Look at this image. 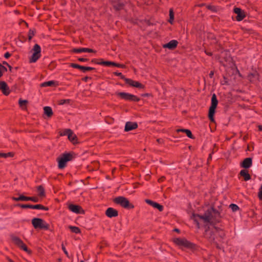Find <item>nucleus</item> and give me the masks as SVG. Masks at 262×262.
I'll use <instances>...</instances> for the list:
<instances>
[{"label": "nucleus", "instance_id": "obj_36", "mask_svg": "<svg viewBox=\"0 0 262 262\" xmlns=\"http://www.w3.org/2000/svg\"><path fill=\"white\" fill-rule=\"evenodd\" d=\"M114 74L116 76H119L121 79L124 80L125 81V79H127L128 78H126L124 75H123L120 72H114Z\"/></svg>", "mask_w": 262, "mask_h": 262}, {"label": "nucleus", "instance_id": "obj_17", "mask_svg": "<svg viewBox=\"0 0 262 262\" xmlns=\"http://www.w3.org/2000/svg\"><path fill=\"white\" fill-rule=\"evenodd\" d=\"M106 215L110 218L116 217L118 215V211L113 208H108L105 211Z\"/></svg>", "mask_w": 262, "mask_h": 262}, {"label": "nucleus", "instance_id": "obj_52", "mask_svg": "<svg viewBox=\"0 0 262 262\" xmlns=\"http://www.w3.org/2000/svg\"><path fill=\"white\" fill-rule=\"evenodd\" d=\"M205 53H206V55H208V56H212V52H209V51H208L205 50Z\"/></svg>", "mask_w": 262, "mask_h": 262}, {"label": "nucleus", "instance_id": "obj_9", "mask_svg": "<svg viewBox=\"0 0 262 262\" xmlns=\"http://www.w3.org/2000/svg\"><path fill=\"white\" fill-rule=\"evenodd\" d=\"M16 206L20 207L21 208H30L33 209L43 210L45 211H48L49 210V208L48 207L44 206L41 204L30 205L18 204Z\"/></svg>", "mask_w": 262, "mask_h": 262}, {"label": "nucleus", "instance_id": "obj_46", "mask_svg": "<svg viewBox=\"0 0 262 262\" xmlns=\"http://www.w3.org/2000/svg\"><path fill=\"white\" fill-rule=\"evenodd\" d=\"M30 201L36 203L39 201V199L37 196H30Z\"/></svg>", "mask_w": 262, "mask_h": 262}, {"label": "nucleus", "instance_id": "obj_13", "mask_svg": "<svg viewBox=\"0 0 262 262\" xmlns=\"http://www.w3.org/2000/svg\"><path fill=\"white\" fill-rule=\"evenodd\" d=\"M233 12L237 14L236 19L238 21H242L246 17V14L244 11L242 10L239 8H234L233 9Z\"/></svg>", "mask_w": 262, "mask_h": 262}, {"label": "nucleus", "instance_id": "obj_4", "mask_svg": "<svg viewBox=\"0 0 262 262\" xmlns=\"http://www.w3.org/2000/svg\"><path fill=\"white\" fill-rule=\"evenodd\" d=\"M32 224L36 229L47 230L49 229V225L40 218L35 217L32 220Z\"/></svg>", "mask_w": 262, "mask_h": 262}, {"label": "nucleus", "instance_id": "obj_24", "mask_svg": "<svg viewBox=\"0 0 262 262\" xmlns=\"http://www.w3.org/2000/svg\"><path fill=\"white\" fill-rule=\"evenodd\" d=\"M239 174L241 176L243 177L244 178V180L245 181H247L251 179V176L248 173V171L247 170L243 169L241 170L239 172Z\"/></svg>", "mask_w": 262, "mask_h": 262}, {"label": "nucleus", "instance_id": "obj_25", "mask_svg": "<svg viewBox=\"0 0 262 262\" xmlns=\"http://www.w3.org/2000/svg\"><path fill=\"white\" fill-rule=\"evenodd\" d=\"M100 60H101L100 62H96L95 61V60L94 59H93L92 60V62H95V63H96L98 64L103 65V66H113V64H114L113 61H103V60L102 59H100Z\"/></svg>", "mask_w": 262, "mask_h": 262}, {"label": "nucleus", "instance_id": "obj_63", "mask_svg": "<svg viewBox=\"0 0 262 262\" xmlns=\"http://www.w3.org/2000/svg\"><path fill=\"white\" fill-rule=\"evenodd\" d=\"M63 251H64V252H65V253H67V251H65V248H63Z\"/></svg>", "mask_w": 262, "mask_h": 262}, {"label": "nucleus", "instance_id": "obj_28", "mask_svg": "<svg viewBox=\"0 0 262 262\" xmlns=\"http://www.w3.org/2000/svg\"><path fill=\"white\" fill-rule=\"evenodd\" d=\"M37 190L38 192V195L41 196H45V191L42 185H39L37 187Z\"/></svg>", "mask_w": 262, "mask_h": 262}, {"label": "nucleus", "instance_id": "obj_15", "mask_svg": "<svg viewBox=\"0 0 262 262\" xmlns=\"http://www.w3.org/2000/svg\"><path fill=\"white\" fill-rule=\"evenodd\" d=\"M125 83L130 86L135 87L139 89H144V85L138 81L133 80L131 79L128 78L125 79Z\"/></svg>", "mask_w": 262, "mask_h": 262}, {"label": "nucleus", "instance_id": "obj_34", "mask_svg": "<svg viewBox=\"0 0 262 262\" xmlns=\"http://www.w3.org/2000/svg\"><path fill=\"white\" fill-rule=\"evenodd\" d=\"M230 208L232 210L233 212H235L239 209V208L238 206L234 204H231L229 206Z\"/></svg>", "mask_w": 262, "mask_h": 262}, {"label": "nucleus", "instance_id": "obj_23", "mask_svg": "<svg viewBox=\"0 0 262 262\" xmlns=\"http://www.w3.org/2000/svg\"><path fill=\"white\" fill-rule=\"evenodd\" d=\"M58 85V82L54 80L44 82L40 84L41 87L54 86Z\"/></svg>", "mask_w": 262, "mask_h": 262}, {"label": "nucleus", "instance_id": "obj_50", "mask_svg": "<svg viewBox=\"0 0 262 262\" xmlns=\"http://www.w3.org/2000/svg\"><path fill=\"white\" fill-rule=\"evenodd\" d=\"M10 56H11V54L8 52L5 53V54H4V57L6 58H8L9 57H10Z\"/></svg>", "mask_w": 262, "mask_h": 262}, {"label": "nucleus", "instance_id": "obj_37", "mask_svg": "<svg viewBox=\"0 0 262 262\" xmlns=\"http://www.w3.org/2000/svg\"><path fill=\"white\" fill-rule=\"evenodd\" d=\"M28 103V101L26 100H22L20 99L18 101V103L20 107H23V106H25Z\"/></svg>", "mask_w": 262, "mask_h": 262}, {"label": "nucleus", "instance_id": "obj_16", "mask_svg": "<svg viewBox=\"0 0 262 262\" xmlns=\"http://www.w3.org/2000/svg\"><path fill=\"white\" fill-rule=\"evenodd\" d=\"M252 165V159L251 158H245L242 162L241 163L240 166L241 167L245 169L250 168Z\"/></svg>", "mask_w": 262, "mask_h": 262}, {"label": "nucleus", "instance_id": "obj_10", "mask_svg": "<svg viewBox=\"0 0 262 262\" xmlns=\"http://www.w3.org/2000/svg\"><path fill=\"white\" fill-rule=\"evenodd\" d=\"M205 237L207 238L210 243H214L217 248L221 249L219 244L215 241L214 231L210 230H206L205 231Z\"/></svg>", "mask_w": 262, "mask_h": 262}, {"label": "nucleus", "instance_id": "obj_26", "mask_svg": "<svg viewBox=\"0 0 262 262\" xmlns=\"http://www.w3.org/2000/svg\"><path fill=\"white\" fill-rule=\"evenodd\" d=\"M68 138L69 140L72 142L74 144L77 142V136L75 134H74L72 130L71 133L68 134Z\"/></svg>", "mask_w": 262, "mask_h": 262}, {"label": "nucleus", "instance_id": "obj_51", "mask_svg": "<svg viewBox=\"0 0 262 262\" xmlns=\"http://www.w3.org/2000/svg\"><path fill=\"white\" fill-rule=\"evenodd\" d=\"M187 129H177L176 131L177 133H179V132L185 133V130Z\"/></svg>", "mask_w": 262, "mask_h": 262}, {"label": "nucleus", "instance_id": "obj_1", "mask_svg": "<svg viewBox=\"0 0 262 262\" xmlns=\"http://www.w3.org/2000/svg\"><path fill=\"white\" fill-rule=\"evenodd\" d=\"M191 219L196 224L198 228L200 227L199 220H202L205 223H209L214 226L221 221L220 212L213 207L206 210L203 215L193 213Z\"/></svg>", "mask_w": 262, "mask_h": 262}, {"label": "nucleus", "instance_id": "obj_27", "mask_svg": "<svg viewBox=\"0 0 262 262\" xmlns=\"http://www.w3.org/2000/svg\"><path fill=\"white\" fill-rule=\"evenodd\" d=\"M44 113L48 117H50L53 115V111L51 107L45 106L43 107Z\"/></svg>", "mask_w": 262, "mask_h": 262}, {"label": "nucleus", "instance_id": "obj_38", "mask_svg": "<svg viewBox=\"0 0 262 262\" xmlns=\"http://www.w3.org/2000/svg\"><path fill=\"white\" fill-rule=\"evenodd\" d=\"M71 129H66L64 130H63L61 133V136H68V134H69L70 133H71Z\"/></svg>", "mask_w": 262, "mask_h": 262}, {"label": "nucleus", "instance_id": "obj_58", "mask_svg": "<svg viewBox=\"0 0 262 262\" xmlns=\"http://www.w3.org/2000/svg\"><path fill=\"white\" fill-rule=\"evenodd\" d=\"M214 229L216 230V231H218L219 230V229H220L219 228H217V227H216L215 226L214 227Z\"/></svg>", "mask_w": 262, "mask_h": 262}, {"label": "nucleus", "instance_id": "obj_18", "mask_svg": "<svg viewBox=\"0 0 262 262\" xmlns=\"http://www.w3.org/2000/svg\"><path fill=\"white\" fill-rule=\"evenodd\" d=\"M0 90L6 96L8 95L10 93L9 88L5 81H0Z\"/></svg>", "mask_w": 262, "mask_h": 262}, {"label": "nucleus", "instance_id": "obj_57", "mask_svg": "<svg viewBox=\"0 0 262 262\" xmlns=\"http://www.w3.org/2000/svg\"><path fill=\"white\" fill-rule=\"evenodd\" d=\"M4 156H5V155H4V153L0 152V158L1 157L4 158Z\"/></svg>", "mask_w": 262, "mask_h": 262}, {"label": "nucleus", "instance_id": "obj_64", "mask_svg": "<svg viewBox=\"0 0 262 262\" xmlns=\"http://www.w3.org/2000/svg\"><path fill=\"white\" fill-rule=\"evenodd\" d=\"M63 251H64V252H65V253H67V251H65V248H63Z\"/></svg>", "mask_w": 262, "mask_h": 262}, {"label": "nucleus", "instance_id": "obj_53", "mask_svg": "<svg viewBox=\"0 0 262 262\" xmlns=\"http://www.w3.org/2000/svg\"><path fill=\"white\" fill-rule=\"evenodd\" d=\"M157 141L159 144L163 143V140L162 139H157Z\"/></svg>", "mask_w": 262, "mask_h": 262}, {"label": "nucleus", "instance_id": "obj_3", "mask_svg": "<svg viewBox=\"0 0 262 262\" xmlns=\"http://www.w3.org/2000/svg\"><path fill=\"white\" fill-rule=\"evenodd\" d=\"M173 243L181 248H185L187 249H193L195 245L188 241L185 238H175L173 239Z\"/></svg>", "mask_w": 262, "mask_h": 262}, {"label": "nucleus", "instance_id": "obj_56", "mask_svg": "<svg viewBox=\"0 0 262 262\" xmlns=\"http://www.w3.org/2000/svg\"><path fill=\"white\" fill-rule=\"evenodd\" d=\"M224 235H225L224 233L223 232H222V233H221V235H220V236H221V238H223V237L224 236Z\"/></svg>", "mask_w": 262, "mask_h": 262}, {"label": "nucleus", "instance_id": "obj_35", "mask_svg": "<svg viewBox=\"0 0 262 262\" xmlns=\"http://www.w3.org/2000/svg\"><path fill=\"white\" fill-rule=\"evenodd\" d=\"M206 7L207 9L211 11L212 12H215L217 10V7L213 5H208Z\"/></svg>", "mask_w": 262, "mask_h": 262}, {"label": "nucleus", "instance_id": "obj_62", "mask_svg": "<svg viewBox=\"0 0 262 262\" xmlns=\"http://www.w3.org/2000/svg\"><path fill=\"white\" fill-rule=\"evenodd\" d=\"M209 159H211V155L210 154L209 155V158H208V160H209Z\"/></svg>", "mask_w": 262, "mask_h": 262}, {"label": "nucleus", "instance_id": "obj_2", "mask_svg": "<svg viewBox=\"0 0 262 262\" xmlns=\"http://www.w3.org/2000/svg\"><path fill=\"white\" fill-rule=\"evenodd\" d=\"M74 158L73 154L70 152H66L61 155L57 159L58 167L59 169H63L67 166L68 162L72 161Z\"/></svg>", "mask_w": 262, "mask_h": 262}, {"label": "nucleus", "instance_id": "obj_55", "mask_svg": "<svg viewBox=\"0 0 262 262\" xmlns=\"http://www.w3.org/2000/svg\"><path fill=\"white\" fill-rule=\"evenodd\" d=\"M258 130L259 131H262V125H259L258 126Z\"/></svg>", "mask_w": 262, "mask_h": 262}, {"label": "nucleus", "instance_id": "obj_12", "mask_svg": "<svg viewBox=\"0 0 262 262\" xmlns=\"http://www.w3.org/2000/svg\"><path fill=\"white\" fill-rule=\"evenodd\" d=\"M69 209L72 212L77 214H84V211L79 205L70 204L68 206Z\"/></svg>", "mask_w": 262, "mask_h": 262}, {"label": "nucleus", "instance_id": "obj_21", "mask_svg": "<svg viewBox=\"0 0 262 262\" xmlns=\"http://www.w3.org/2000/svg\"><path fill=\"white\" fill-rule=\"evenodd\" d=\"M72 52L75 53H80L82 52L95 53L96 51L89 48H74L72 50Z\"/></svg>", "mask_w": 262, "mask_h": 262}, {"label": "nucleus", "instance_id": "obj_11", "mask_svg": "<svg viewBox=\"0 0 262 262\" xmlns=\"http://www.w3.org/2000/svg\"><path fill=\"white\" fill-rule=\"evenodd\" d=\"M11 239L13 242L16 245L19 247L21 249L24 250L25 251H28L27 246L24 243L23 241L20 238L14 235H12Z\"/></svg>", "mask_w": 262, "mask_h": 262}, {"label": "nucleus", "instance_id": "obj_42", "mask_svg": "<svg viewBox=\"0 0 262 262\" xmlns=\"http://www.w3.org/2000/svg\"><path fill=\"white\" fill-rule=\"evenodd\" d=\"M70 67L73 68L78 69L80 70L81 66L79 65L78 64H76V63H72L70 64Z\"/></svg>", "mask_w": 262, "mask_h": 262}, {"label": "nucleus", "instance_id": "obj_60", "mask_svg": "<svg viewBox=\"0 0 262 262\" xmlns=\"http://www.w3.org/2000/svg\"><path fill=\"white\" fill-rule=\"evenodd\" d=\"M7 66H8V67H9V68L10 70H11V69H12V67H11V66H10V65H9L8 64H7Z\"/></svg>", "mask_w": 262, "mask_h": 262}, {"label": "nucleus", "instance_id": "obj_33", "mask_svg": "<svg viewBox=\"0 0 262 262\" xmlns=\"http://www.w3.org/2000/svg\"><path fill=\"white\" fill-rule=\"evenodd\" d=\"M70 229H71V231L73 233H79L80 232V229L77 227H75V226H70Z\"/></svg>", "mask_w": 262, "mask_h": 262}, {"label": "nucleus", "instance_id": "obj_6", "mask_svg": "<svg viewBox=\"0 0 262 262\" xmlns=\"http://www.w3.org/2000/svg\"><path fill=\"white\" fill-rule=\"evenodd\" d=\"M114 202L126 209H133L134 208V206L130 204L128 199L124 196H120L115 198L114 199Z\"/></svg>", "mask_w": 262, "mask_h": 262}, {"label": "nucleus", "instance_id": "obj_39", "mask_svg": "<svg viewBox=\"0 0 262 262\" xmlns=\"http://www.w3.org/2000/svg\"><path fill=\"white\" fill-rule=\"evenodd\" d=\"M185 133L188 137L191 139L193 138V136L191 132L189 129H187L185 130Z\"/></svg>", "mask_w": 262, "mask_h": 262}, {"label": "nucleus", "instance_id": "obj_40", "mask_svg": "<svg viewBox=\"0 0 262 262\" xmlns=\"http://www.w3.org/2000/svg\"><path fill=\"white\" fill-rule=\"evenodd\" d=\"M12 200L14 201H22V194L19 195L18 197H12Z\"/></svg>", "mask_w": 262, "mask_h": 262}, {"label": "nucleus", "instance_id": "obj_54", "mask_svg": "<svg viewBox=\"0 0 262 262\" xmlns=\"http://www.w3.org/2000/svg\"><path fill=\"white\" fill-rule=\"evenodd\" d=\"M90 78L89 77H85L83 78V80L86 82Z\"/></svg>", "mask_w": 262, "mask_h": 262}, {"label": "nucleus", "instance_id": "obj_5", "mask_svg": "<svg viewBox=\"0 0 262 262\" xmlns=\"http://www.w3.org/2000/svg\"><path fill=\"white\" fill-rule=\"evenodd\" d=\"M218 104V100L215 94H213L211 97V105L209 107L208 118L212 122H214V115L215 112V109Z\"/></svg>", "mask_w": 262, "mask_h": 262}, {"label": "nucleus", "instance_id": "obj_59", "mask_svg": "<svg viewBox=\"0 0 262 262\" xmlns=\"http://www.w3.org/2000/svg\"><path fill=\"white\" fill-rule=\"evenodd\" d=\"M213 75V72L211 71L210 72V73L209 74L210 77H211Z\"/></svg>", "mask_w": 262, "mask_h": 262}, {"label": "nucleus", "instance_id": "obj_7", "mask_svg": "<svg viewBox=\"0 0 262 262\" xmlns=\"http://www.w3.org/2000/svg\"><path fill=\"white\" fill-rule=\"evenodd\" d=\"M116 95L126 101L139 102L140 100V98L137 96L126 92H116Z\"/></svg>", "mask_w": 262, "mask_h": 262}, {"label": "nucleus", "instance_id": "obj_32", "mask_svg": "<svg viewBox=\"0 0 262 262\" xmlns=\"http://www.w3.org/2000/svg\"><path fill=\"white\" fill-rule=\"evenodd\" d=\"M173 20H174V13L173 12L172 9H171L169 10V19L168 21L170 24H172Z\"/></svg>", "mask_w": 262, "mask_h": 262}, {"label": "nucleus", "instance_id": "obj_48", "mask_svg": "<svg viewBox=\"0 0 262 262\" xmlns=\"http://www.w3.org/2000/svg\"><path fill=\"white\" fill-rule=\"evenodd\" d=\"M30 196H26L22 195V201H30Z\"/></svg>", "mask_w": 262, "mask_h": 262}, {"label": "nucleus", "instance_id": "obj_29", "mask_svg": "<svg viewBox=\"0 0 262 262\" xmlns=\"http://www.w3.org/2000/svg\"><path fill=\"white\" fill-rule=\"evenodd\" d=\"M113 7L116 10H120L123 9L124 4L122 3H117L114 4Z\"/></svg>", "mask_w": 262, "mask_h": 262}, {"label": "nucleus", "instance_id": "obj_47", "mask_svg": "<svg viewBox=\"0 0 262 262\" xmlns=\"http://www.w3.org/2000/svg\"><path fill=\"white\" fill-rule=\"evenodd\" d=\"M2 69H5V70H7L6 68L2 66L1 63H0V78L3 76V73L2 71Z\"/></svg>", "mask_w": 262, "mask_h": 262}, {"label": "nucleus", "instance_id": "obj_20", "mask_svg": "<svg viewBox=\"0 0 262 262\" xmlns=\"http://www.w3.org/2000/svg\"><path fill=\"white\" fill-rule=\"evenodd\" d=\"M145 202L148 205L152 206L154 208L158 209L160 211H162L163 210V206L157 202L148 199L145 200Z\"/></svg>", "mask_w": 262, "mask_h": 262}, {"label": "nucleus", "instance_id": "obj_30", "mask_svg": "<svg viewBox=\"0 0 262 262\" xmlns=\"http://www.w3.org/2000/svg\"><path fill=\"white\" fill-rule=\"evenodd\" d=\"M35 33V29H30L28 32V39L29 41H30L33 37L34 36Z\"/></svg>", "mask_w": 262, "mask_h": 262}, {"label": "nucleus", "instance_id": "obj_22", "mask_svg": "<svg viewBox=\"0 0 262 262\" xmlns=\"http://www.w3.org/2000/svg\"><path fill=\"white\" fill-rule=\"evenodd\" d=\"M178 44V42L176 40H171L167 43H166L163 46L164 48H168L170 50L175 49Z\"/></svg>", "mask_w": 262, "mask_h": 262}, {"label": "nucleus", "instance_id": "obj_19", "mask_svg": "<svg viewBox=\"0 0 262 262\" xmlns=\"http://www.w3.org/2000/svg\"><path fill=\"white\" fill-rule=\"evenodd\" d=\"M138 127V124L136 122H127L125 125L124 130L125 132H129Z\"/></svg>", "mask_w": 262, "mask_h": 262}, {"label": "nucleus", "instance_id": "obj_61", "mask_svg": "<svg viewBox=\"0 0 262 262\" xmlns=\"http://www.w3.org/2000/svg\"><path fill=\"white\" fill-rule=\"evenodd\" d=\"M174 231L177 232H179V230L178 229H175Z\"/></svg>", "mask_w": 262, "mask_h": 262}, {"label": "nucleus", "instance_id": "obj_43", "mask_svg": "<svg viewBox=\"0 0 262 262\" xmlns=\"http://www.w3.org/2000/svg\"><path fill=\"white\" fill-rule=\"evenodd\" d=\"M70 101V99H62L59 101V104L63 105L65 103H69Z\"/></svg>", "mask_w": 262, "mask_h": 262}, {"label": "nucleus", "instance_id": "obj_14", "mask_svg": "<svg viewBox=\"0 0 262 262\" xmlns=\"http://www.w3.org/2000/svg\"><path fill=\"white\" fill-rule=\"evenodd\" d=\"M248 79L252 83H257L259 81V75L258 72L256 71L252 73H250L248 75Z\"/></svg>", "mask_w": 262, "mask_h": 262}, {"label": "nucleus", "instance_id": "obj_31", "mask_svg": "<svg viewBox=\"0 0 262 262\" xmlns=\"http://www.w3.org/2000/svg\"><path fill=\"white\" fill-rule=\"evenodd\" d=\"M93 70H95V68L90 67H84L82 66H81L80 69V70H81L83 73H85L88 71H91Z\"/></svg>", "mask_w": 262, "mask_h": 262}, {"label": "nucleus", "instance_id": "obj_45", "mask_svg": "<svg viewBox=\"0 0 262 262\" xmlns=\"http://www.w3.org/2000/svg\"><path fill=\"white\" fill-rule=\"evenodd\" d=\"M113 64H113V66H115V67H116L118 68H124L125 67L124 64H120V63H116L114 62H113Z\"/></svg>", "mask_w": 262, "mask_h": 262}, {"label": "nucleus", "instance_id": "obj_41", "mask_svg": "<svg viewBox=\"0 0 262 262\" xmlns=\"http://www.w3.org/2000/svg\"><path fill=\"white\" fill-rule=\"evenodd\" d=\"M5 155V156H4V158H6L8 157H13L14 155V154L12 152H9L8 153H4Z\"/></svg>", "mask_w": 262, "mask_h": 262}, {"label": "nucleus", "instance_id": "obj_49", "mask_svg": "<svg viewBox=\"0 0 262 262\" xmlns=\"http://www.w3.org/2000/svg\"><path fill=\"white\" fill-rule=\"evenodd\" d=\"M78 61H81V62H86L89 60V59L88 58H79L78 59Z\"/></svg>", "mask_w": 262, "mask_h": 262}, {"label": "nucleus", "instance_id": "obj_8", "mask_svg": "<svg viewBox=\"0 0 262 262\" xmlns=\"http://www.w3.org/2000/svg\"><path fill=\"white\" fill-rule=\"evenodd\" d=\"M32 51L33 53L30 58V62L31 63L36 62L41 56V48L39 45L35 44L32 49Z\"/></svg>", "mask_w": 262, "mask_h": 262}, {"label": "nucleus", "instance_id": "obj_44", "mask_svg": "<svg viewBox=\"0 0 262 262\" xmlns=\"http://www.w3.org/2000/svg\"><path fill=\"white\" fill-rule=\"evenodd\" d=\"M258 197L260 200H262V187L260 186V187L258 189Z\"/></svg>", "mask_w": 262, "mask_h": 262}]
</instances>
